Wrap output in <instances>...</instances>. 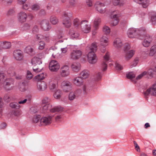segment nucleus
<instances>
[{"label":"nucleus","mask_w":156,"mask_h":156,"mask_svg":"<svg viewBox=\"0 0 156 156\" xmlns=\"http://www.w3.org/2000/svg\"><path fill=\"white\" fill-rule=\"evenodd\" d=\"M103 31L105 34H108L110 32V29L108 27L105 26L103 28Z\"/></svg>","instance_id":"nucleus-40"},{"label":"nucleus","mask_w":156,"mask_h":156,"mask_svg":"<svg viewBox=\"0 0 156 156\" xmlns=\"http://www.w3.org/2000/svg\"><path fill=\"white\" fill-rule=\"evenodd\" d=\"M143 94L146 98L150 94L151 95L156 96V83L153 84L146 91L144 92Z\"/></svg>","instance_id":"nucleus-6"},{"label":"nucleus","mask_w":156,"mask_h":156,"mask_svg":"<svg viewBox=\"0 0 156 156\" xmlns=\"http://www.w3.org/2000/svg\"><path fill=\"white\" fill-rule=\"evenodd\" d=\"M115 68L117 70H121L123 68L122 66L117 62L115 63Z\"/></svg>","instance_id":"nucleus-59"},{"label":"nucleus","mask_w":156,"mask_h":156,"mask_svg":"<svg viewBox=\"0 0 156 156\" xmlns=\"http://www.w3.org/2000/svg\"><path fill=\"white\" fill-rule=\"evenodd\" d=\"M97 45L96 43L94 42L92 44L90 47H87V49L90 48V50L87 55V57L89 62L91 64L95 63L97 60V56L94 52L97 49Z\"/></svg>","instance_id":"nucleus-1"},{"label":"nucleus","mask_w":156,"mask_h":156,"mask_svg":"<svg viewBox=\"0 0 156 156\" xmlns=\"http://www.w3.org/2000/svg\"><path fill=\"white\" fill-rule=\"evenodd\" d=\"M147 74V72L146 71H144L142 73L139 75L137 77H136V80H138L140 79L141 78H142L143 76H144L146 75Z\"/></svg>","instance_id":"nucleus-57"},{"label":"nucleus","mask_w":156,"mask_h":156,"mask_svg":"<svg viewBox=\"0 0 156 156\" xmlns=\"http://www.w3.org/2000/svg\"><path fill=\"white\" fill-rule=\"evenodd\" d=\"M22 4H23L22 6V8L23 9L25 10H28L29 11H30V10H29L30 7V4L28 3H23Z\"/></svg>","instance_id":"nucleus-45"},{"label":"nucleus","mask_w":156,"mask_h":156,"mask_svg":"<svg viewBox=\"0 0 156 156\" xmlns=\"http://www.w3.org/2000/svg\"><path fill=\"white\" fill-rule=\"evenodd\" d=\"M43 38H44V36L42 35L38 34L36 35V39L37 41H41Z\"/></svg>","instance_id":"nucleus-56"},{"label":"nucleus","mask_w":156,"mask_h":156,"mask_svg":"<svg viewBox=\"0 0 156 156\" xmlns=\"http://www.w3.org/2000/svg\"><path fill=\"white\" fill-rule=\"evenodd\" d=\"M71 67L73 71L77 72L81 69V65L79 62H75L72 64Z\"/></svg>","instance_id":"nucleus-22"},{"label":"nucleus","mask_w":156,"mask_h":156,"mask_svg":"<svg viewBox=\"0 0 156 156\" xmlns=\"http://www.w3.org/2000/svg\"><path fill=\"white\" fill-rule=\"evenodd\" d=\"M102 77L101 73L100 72L98 73L95 77V80L96 81H98L101 80Z\"/></svg>","instance_id":"nucleus-50"},{"label":"nucleus","mask_w":156,"mask_h":156,"mask_svg":"<svg viewBox=\"0 0 156 156\" xmlns=\"http://www.w3.org/2000/svg\"><path fill=\"white\" fill-rule=\"evenodd\" d=\"M108 38L105 36H103L100 39V49L101 51L103 53L105 52V47L108 45Z\"/></svg>","instance_id":"nucleus-9"},{"label":"nucleus","mask_w":156,"mask_h":156,"mask_svg":"<svg viewBox=\"0 0 156 156\" xmlns=\"http://www.w3.org/2000/svg\"><path fill=\"white\" fill-rule=\"evenodd\" d=\"M87 23L88 21L86 20H83L80 22V26L82 30L86 33L89 32L91 29L90 25Z\"/></svg>","instance_id":"nucleus-7"},{"label":"nucleus","mask_w":156,"mask_h":156,"mask_svg":"<svg viewBox=\"0 0 156 156\" xmlns=\"http://www.w3.org/2000/svg\"><path fill=\"white\" fill-rule=\"evenodd\" d=\"M82 53L80 50H73L71 54V58L75 60L78 59L81 56Z\"/></svg>","instance_id":"nucleus-13"},{"label":"nucleus","mask_w":156,"mask_h":156,"mask_svg":"<svg viewBox=\"0 0 156 156\" xmlns=\"http://www.w3.org/2000/svg\"><path fill=\"white\" fill-rule=\"evenodd\" d=\"M77 2L76 0H69V3L70 5L74 6L76 5Z\"/></svg>","instance_id":"nucleus-60"},{"label":"nucleus","mask_w":156,"mask_h":156,"mask_svg":"<svg viewBox=\"0 0 156 156\" xmlns=\"http://www.w3.org/2000/svg\"><path fill=\"white\" fill-rule=\"evenodd\" d=\"M72 13L71 12H64L63 16L62 17L63 19V24L66 27H69L71 24V22L70 18L72 16Z\"/></svg>","instance_id":"nucleus-4"},{"label":"nucleus","mask_w":156,"mask_h":156,"mask_svg":"<svg viewBox=\"0 0 156 156\" xmlns=\"http://www.w3.org/2000/svg\"><path fill=\"white\" fill-rule=\"evenodd\" d=\"M33 75L28 70L27 72L26 77L28 80H30L32 78Z\"/></svg>","instance_id":"nucleus-51"},{"label":"nucleus","mask_w":156,"mask_h":156,"mask_svg":"<svg viewBox=\"0 0 156 156\" xmlns=\"http://www.w3.org/2000/svg\"><path fill=\"white\" fill-rule=\"evenodd\" d=\"M10 106L12 108H15L16 109H19L20 108L19 104L15 102L11 103L10 104Z\"/></svg>","instance_id":"nucleus-41"},{"label":"nucleus","mask_w":156,"mask_h":156,"mask_svg":"<svg viewBox=\"0 0 156 156\" xmlns=\"http://www.w3.org/2000/svg\"><path fill=\"white\" fill-rule=\"evenodd\" d=\"M61 74L63 77H65L69 74V68L68 66H65L61 68L60 71Z\"/></svg>","instance_id":"nucleus-16"},{"label":"nucleus","mask_w":156,"mask_h":156,"mask_svg":"<svg viewBox=\"0 0 156 156\" xmlns=\"http://www.w3.org/2000/svg\"><path fill=\"white\" fill-rule=\"evenodd\" d=\"M151 20L153 24L156 25V15L152 16Z\"/></svg>","instance_id":"nucleus-54"},{"label":"nucleus","mask_w":156,"mask_h":156,"mask_svg":"<svg viewBox=\"0 0 156 156\" xmlns=\"http://www.w3.org/2000/svg\"><path fill=\"white\" fill-rule=\"evenodd\" d=\"M63 108L60 106H57L51 109L50 110V111L51 112H59L62 111L63 110Z\"/></svg>","instance_id":"nucleus-32"},{"label":"nucleus","mask_w":156,"mask_h":156,"mask_svg":"<svg viewBox=\"0 0 156 156\" xmlns=\"http://www.w3.org/2000/svg\"><path fill=\"white\" fill-rule=\"evenodd\" d=\"M73 82L77 86H80L83 83V79L81 77H78L73 80Z\"/></svg>","instance_id":"nucleus-27"},{"label":"nucleus","mask_w":156,"mask_h":156,"mask_svg":"<svg viewBox=\"0 0 156 156\" xmlns=\"http://www.w3.org/2000/svg\"><path fill=\"white\" fill-rule=\"evenodd\" d=\"M101 19L98 18L96 19L94 22V28L95 30H97L98 28V26L101 22Z\"/></svg>","instance_id":"nucleus-33"},{"label":"nucleus","mask_w":156,"mask_h":156,"mask_svg":"<svg viewBox=\"0 0 156 156\" xmlns=\"http://www.w3.org/2000/svg\"><path fill=\"white\" fill-rule=\"evenodd\" d=\"M11 100V98L9 95L6 94L5 95L4 97V100L5 101L8 103L10 102Z\"/></svg>","instance_id":"nucleus-46"},{"label":"nucleus","mask_w":156,"mask_h":156,"mask_svg":"<svg viewBox=\"0 0 156 156\" xmlns=\"http://www.w3.org/2000/svg\"><path fill=\"white\" fill-rule=\"evenodd\" d=\"M137 32V38L139 39H142L146 35L147 31L144 27H140L139 28L136 29Z\"/></svg>","instance_id":"nucleus-8"},{"label":"nucleus","mask_w":156,"mask_h":156,"mask_svg":"<svg viewBox=\"0 0 156 156\" xmlns=\"http://www.w3.org/2000/svg\"><path fill=\"white\" fill-rule=\"evenodd\" d=\"M50 21L51 23L53 25H55L58 22V18L55 16H51Z\"/></svg>","instance_id":"nucleus-31"},{"label":"nucleus","mask_w":156,"mask_h":156,"mask_svg":"<svg viewBox=\"0 0 156 156\" xmlns=\"http://www.w3.org/2000/svg\"><path fill=\"white\" fill-rule=\"evenodd\" d=\"M0 46L3 48L8 49L11 47V44L10 42L8 41L0 42Z\"/></svg>","instance_id":"nucleus-25"},{"label":"nucleus","mask_w":156,"mask_h":156,"mask_svg":"<svg viewBox=\"0 0 156 156\" xmlns=\"http://www.w3.org/2000/svg\"><path fill=\"white\" fill-rule=\"evenodd\" d=\"M50 101V98L47 97H45L42 101L43 104H47L49 103Z\"/></svg>","instance_id":"nucleus-58"},{"label":"nucleus","mask_w":156,"mask_h":156,"mask_svg":"<svg viewBox=\"0 0 156 156\" xmlns=\"http://www.w3.org/2000/svg\"><path fill=\"white\" fill-rule=\"evenodd\" d=\"M40 8V6L39 5L37 4H35L33 5L32 6L31 8H30V9L36 11L39 9Z\"/></svg>","instance_id":"nucleus-44"},{"label":"nucleus","mask_w":156,"mask_h":156,"mask_svg":"<svg viewBox=\"0 0 156 156\" xmlns=\"http://www.w3.org/2000/svg\"><path fill=\"white\" fill-rule=\"evenodd\" d=\"M30 99L28 98V99H25L23 101H21L18 102V104H22L25 103L27 102V103H29L30 102Z\"/></svg>","instance_id":"nucleus-52"},{"label":"nucleus","mask_w":156,"mask_h":156,"mask_svg":"<svg viewBox=\"0 0 156 156\" xmlns=\"http://www.w3.org/2000/svg\"><path fill=\"white\" fill-rule=\"evenodd\" d=\"M27 16L25 12L21 11L19 12L17 15L18 19L21 23L24 22L26 20Z\"/></svg>","instance_id":"nucleus-15"},{"label":"nucleus","mask_w":156,"mask_h":156,"mask_svg":"<svg viewBox=\"0 0 156 156\" xmlns=\"http://www.w3.org/2000/svg\"><path fill=\"white\" fill-rule=\"evenodd\" d=\"M73 23L74 25L76 27H77L79 25H80V23L79 20L77 18H76L74 20Z\"/></svg>","instance_id":"nucleus-49"},{"label":"nucleus","mask_w":156,"mask_h":156,"mask_svg":"<svg viewBox=\"0 0 156 156\" xmlns=\"http://www.w3.org/2000/svg\"><path fill=\"white\" fill-rule=\"evenodd\" d=\"M115 11H113L112 13V12H111L112 15H113V18L112 19V22L111 23V25L113 26H116L118 23L119 20V19L118 18V15L116 14H114V13L115 12Z\"/></svg>","instance_id":"nucleus-20"},{"label":"nucleus","mask_w":156,"mask_h":156,"mask_svg":"<svg viewBox=\"0 0 156 156\" xmlns=\"http://www.w3.org/2000/svg\"><path fill=\"white\" fill-rule=\"evenodd\" d=\"M56 87V85L54 83H50L49 84V88L52 91H55V88Z\"/></svg>","instance_id":"nucleus-55"},{"label":"nucleus","mask_w":156,"mask_h":156,"mask_svg":"<svg viewBox=\"0 0 156 156\" xmlns=\"http://www.w3.org/2000/svg\"><path fill=\"white\" fill-rule=\"evenodd\" d=\"M134 1L139 4H141L144 8H146L148 5L149 0H134Z\"/></svg>","instance_id":"nucleus-24"},{"label":"nucleus","mask_w":156,"mask_h":156,"mask_svg":"<svg viewBox=\"0 0 156 156\" xmlns=\"http://www.w3.org/2000/svg\"><path fill=\"white\" fill-rule=\"evenodd\" d=\"M105 6L104 4L101 3L99 2H97L95 4L94 6L97 11H98V9H101V8L104 7Z\"/></svg>","instance_id":"nucleus-30"},{"label":"nucleus","mask_w":156,"mask_h":156,"mask_svg":"<svg viewBox=\"0 0 156 156\" xmlns=\"http://www.w3.org/2000/svg\"><path fill=\"white\" fill-rule=\"evenodd\" d=\"M136 30V28H133L129 29L127 32L128 37L130 38H137Z\"/></svg>","instance_id":"nucleus-17"},{"label":"nucleus","mask_w":156,"mask_h":156,"mask_svg":"<svg viewBox=\"0 0 156 156\" xmlns=\"http://www.w3.org/2000/svg\"><path fill=\"white\" fill-rule=\"evenodd\" d=\"M7 73L9 74L10 76H13L15 74L14 69L12 67L9 68L7 70Z\"/></svg>","instance_id":"nucleus-37"},{"label":"nucleus","mask_w":156,"mask_h":156,"mask_svg":"<svg viewBox=\"0 0 156 156\" xmlns=\"http://www.w3.org/2000/svg\"><path fill=\"white\" fill-rule=\"evenodd\" d=\"M133 143L135 147V149L137 151L140 152V147L138 145L137 143L135 141H133Z\"/></svg>","instance_id":"nucleus-61"},{"label":"nucleus","mask_w":156,"mask_h":156,"mask_svg":"<svg viewBox=\"0 0 156 156\" xmlns=\"http://www.w3.org/2000/svg\"><path fill=\"white\" fill-rule=\"evenodd\" d=\"M37 87L39 90L44 91L47 88V84L44 81H39L37 83Z\"/></svg>","instance_id":"nucleus-21"},{"label":"nucleus","mask_w":156,"mask_h":156,"mask_svg":"<svg viewBox=\"0 0 156 156\" xmlns=\"http://www.w3.org/2000/svg\"><path fill=\"white\" fill-rule=\"evenodd\" d=\"M80 75L82 76V79H86L88 77L89 75L87 70L83 71L80 73Z\"/></svg>","instance_id":"nucleus-35"},{"label":"nucleus","mask_w":156,"mask_h":156,"mask_svg":"<svg viewBox=\"0 0 156 156\" xmlns=\"http://www.w3.org/2000/svg\"><path fill=\"white\" fill-rule=\"evenodd\" d=\"M69 34L73 38H78L80 35L79 32L72 30H70L69 31Z\"/></svg>","instance_id":"nucleus-28"},{"label":"nucleus","mask_w":156,"mask_h":156,"mask_svg":"<svg viewBox=\"0 0 156 156\" xmlns=\"http://www.w3.org/2000/svg\"><path fill=\"white\" fill-rule=\"evenodd\" d=\"M5 74L3 73H0V83L3 84L5 83Z\"/></svg>","instance_id":"nucleus-36"},{"label":"nucleus","mask_w":156,"mask_h":156,"mask_svg":"<svg viewBox=\"0 0 156 156\" xmlns=\"http://www.w3.org/2000/svg\"><path fill=\"white\" fill-rule=\"evenodd\" d=\"M2 2L4 4H9L12 2V0H2Z\"/></svg>","instance_id":"nucleus-62"},{"label":"nucleus","mask_w":156,"mask_h":156,"mask_svg":"<svg viewBox=\"0 0 156 156\" xmlns=\"http://www.w3.org/2000/svg\"><path fill=\"white\" fill-rule=\"evenodd\" d=\"M34 34L37 33L38 31V28L37 26H35L32 30Z\"/></svg>","instance_id":"nucleus-64"},{"label":"nucleus","mask_w":156,"mask_h":156,"mask_svg":"<svg viewBox=\"0 0 156 156\" xmlns=\"http://www.w3.org/2000/svg\"><path fill=\"white\" fill-rule=\"evenodd\" d=\"M53 116L49 115L47 117H42L40 120L41 124L46 126L51 124V119Z\"/></svg>","instance_id":"nucleus-10"},{"label":"nucleus","mask_w":156,"mask_h":156,"mask_svg":"<svg viewBox=\"0 0 156 156\" xmlns=\"http://www.w3.org/2000/svg\"><path fill=\"white\" fill-rule=\"evenodd\" d=\"M156 52V45H153L151 48L149 55L150 56H153Z\"/></svg>","instance_id":"nucleus-34"},{"label":"nucleus","mask_w":156,"mask_h":156,"mask_svg":"<svg viewBox=\"0 0 156 156\" xmlns=\"http://www.w3.org/2000/svg\"><path fill=\"white\" fill-rule=\"evenodd\" d=\"M61 87L66 92L68 91L72 88L71 83L67 80L63 81L61 83Z\"/></svg>","instance_id":"nucleus-11"},{"label":"nucleus","mask_w":156,"mask_h":156,"mask_svg":"<svg viewBox=\"0 0 156 156\" xmlns=\"http://www.w3.org/2000/svg\"><path fill=\"white\" fill-rule=\"evenodd\" d=\"M130 48V45L128 43H125L124 45L123 50L125 53V58L126 60H128L132 58L135 52V51L133 50L128 51Z\"/></svg>","instance_id":"nucleus-3"},{"label":"nucleus","mask_w":156,"mask_h":156,"mask_svg":"<svg viewBox=\"0 0 156 156\" xmlns=\"http://www.w3.org/2000/svg\"><path fill=\"white\" fill-rule=\"evenodd\" d=\"M144 40L142 43L143 45L145 47H148L150 45L152 40L151 36L149 35H147L144 37Z\"/></svg>","instance_id":"nucleus-18"},{"label":"nucleus","mask_w":156,"mask_h":156,"mask_svg":"<svg viewBox=\"0 0 156 156\" xmlns=\"http://www.w3.org/2000/svg\"><path fill=\"white\" fill-rule=\"evenodd\" d=\"M43 39H44V40L47 42H48L50 40V36L48 34H46L44 37V38Z\"/></svg>","instance_id":"nucleus-63"},{"label":"nucleus","mask_w":156,"mask_h":156,"mask_svg":"<svg viewBox=\"0 0 156 156\" xmlns=\"http://www.w3.org/2000/svg\"><path fill=\"white\" fill-rule=\"evenodd\" d=\"M113 44L114 47L118 48L121 47L122 45V43L121 40L118 38L115 39Z\"/></svg>","instance_id":"nucleus-26"},{"label":"nucleus","mask_w":156,"mask_h":156,"mask_svg":"<svg viewBox=\"0 0 156 156\" xmlns=\"http://www.w3.org/2000/svg\"><path fill=\"white\" fill-rule=\"evenodd\" d=\"M25 51L28 53H32L34 51V48L30 46H28L26 48Z\"/></svg>","instance_id":"nucleus-43"},{"label":"nucleus","mask_w":156,"mask_h":156,"mask_svg":"<svg viewBox=\"0 0 156 156\" xmlns=\"http://www.w3.org/2000/svg\"><path fill=\"white\" fill-rule=\"evenodd\" d=\"M60 68V65L58 62L55 60H52L50 62L49 68L51 72H57Z\"/></svg>","instance_id":"nucleus-5"},{"label":"nucleus","mask_w":156,"mask_h":156,"mask_svg":"<svg viewBox=\"0 0 156 156\" xmlns=\"http://www.w3.org/2000/svg\"><path fill=\"white\" fill-rule=\"evenodd\" d=\"M5 88L7 90H10L12 87L7 88L6 87L7 86H10L11 84L13 85L14 84V80L12 78H9L5 80Z\"/></svg>","instance_id":"nucleus-23"},{"label":"nucleus","mask_w":156,"mask_h":156,"mask_svg":"<svg viewBox=\"0 0 156 156\" xmlns=\"http://www.w3.org/2000/svg\"><path fill=\"white\" fill-rule=\"evenodd\" d=\"M27 84L26 81H24L21 83L19 86V89L20 91L22 92L26 90V86Z\"/></svg>","instance_id":"nucleus-29"},{"label":"nucleus","mask_w":156,"mask_h":156,"mask_svg":"<svg viewBox=\"0 0 156 156\" xmlns=\"http://www.w3.org/2000/svg\"><path fill=\"white\" fill-rule=\"evenodd\" d=\"M41 27L45 31H48L51 29L48 21L47 20H43L41 23Z\"/></svg>","instance_id":"nucleus-19"},{"label":"nucleus","mask_w":156,"mask_h":156,"mask_svg":"<svg viewBox=\"0 0 156 156\" xmlns=\"http://www.w3.org/2000/svg\"><path fill=\"white\" fill-rule=\"evenodd\" d=\"M148 74L151 77H152L154 74H156L154 69H150L147 72Z\"/></svg>","instance_id":"nucleus-47"},{"label":"nucleus","mask_w":156,"mask_h":156,"mask_svg":"<svg viewBox=\"0 0 156 156\" xmlns=\"http://www.w3.org/2000/svg\"><path fill=\"white\" fill-rule=\"evenodd\" d=\"M45 43L44 41H39L38 49L41 50L43 49L45 47Z\"/></svg>","instance_id":"nucleus-39"},{"label":"nucleus","mask_w":156,"mask_h":156,"mask_svg":"<svg viewBox=\"0 0 156 156\" xmlns=\"http://www.w3.org/2000/svg\"><path fill=\"white\" fill-rule=\"evenodd\" d=\"M75 97L76 96L74 93L71 92L69 93V100H72L75 98Z\"/></svg>","instance_id":"nucleus-53"},{"label":"nucleus","mask_w":156,"mask_h":156,"mask_svg":"<svg viewBox=\"0 0 156 156\" xmlns=\"http://www.w3.org/2000/svg\"><path fill=\"white\" fill-rule=\"evenodd\" d=\"M13 56L14 58L17 60H21L23 58V52L20 50H15L13 52Z\"/></svg>","instance_id":"nucleus-14"},{"label":"nucleus","mask_w":156,"mask_h":156,"mask_svg":"<svg viewBox=\"0 0 156 156\" xmlns=\"http://www.w3.org/2000/svg\"><path fill=\"white\" fill-rule=\"evenodd\" d=\"M41 58L37 57H34L31 60V63L33 66V69L35 73L40 72L42 69L38 67V66L42 63Z\"/></svg>","instance_id":"nucleus-2"},{"label":"nucleus","mask_w":156,"mask_h":156,"mask_svg":"<svg viewBox=\"0 0 156 156\" xmlns=\"http://www.w3.org/2000/svg\"><path fill=\"white\" fill-rule=\"evenodd\" d=\"M109 53L107 52L104 56V60L101 64V68L103 71H105L107 69V62L109 60Z\"/></svg>","instance_id":"nucleus-12"},{"label":"nucleus","mask_w":156,"mask_h":156,"mask_svg":"<svg viewBox=\"0 0 156 156\" xmlns=\"http://www.w3.org/2000/svg\"><path fill=\"white\" fill-rule=\"evenodd\" d=\"M126 76L127 78L131 79L135 77V75L133 72H131L126 74Z\"/></svg>","instance_id":"nucleus-42"},{"label":"nucleus","mask_w":156,"mask_h":156,"mask_svg":"<svg viewBox=\"0 0 156 156\" xmlns=\"http://www.w3.org/2000/svg\"><path fill=\"white\" fill-rule=\"evenodd\" d=\"M61 90H57L54 94V97L55 98L58 99L61 97Z\"/></svg>","instance_id":"nucleus-38"},{"label":"nucleus","mask_w":156,"mask_h":156,"mask_svg":"<svg viewBox=\"0 0 156 156\" xmlns=\"http://www.w3.org/2000/svg\"><path fill=\"white\" fill-rule=\"evenodd\" d=\"M41 116L40 115H37L34 117L33 119V122L34 123H37L40 119Z\"/></svg>","instance_id":"nucleus-48"}]
</instances>
